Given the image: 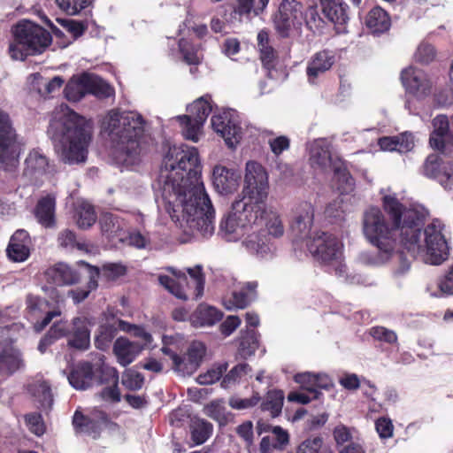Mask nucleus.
Here are the masks:
<instances>
[{
    "mask_svg": "<svg viewBox=\"0 0 453 453\" xmlns=\"http://www.w3.org/2000/svg\"><path fill=\"white\" fill-rule=\"evenodd\" d=\"M234 13L242 16H255L261 13L267 6L269 0H236Z\"/></svg>",
    "mask_w": 453,
    "mask_h": 453,
    "instance_id": "c03bdc74",
    "label": "nucleus"
},
{
    "mask_svg": "<svg viewBox=\"0 0 453 453\" xmlns=\"http://www.w3.org/2000/svg\"><path fill=\"white\" fill-rule=\"evenodd\" d=\"M12 32L15 43L10 44L9 51L13 59L41 53L52 41L46 29L30 21L18 23Z\"/></svg>",
    "mask_w": 453,
    "mask_h": 453,
    "instance_id": "423d86ee",
    "label": "nucleus"
},
{
    "mask_svg": "<svg viewBox=\"0 0 453 453\" xmlns=\"http://www.w3.org/2000/svg\"><path fill=\"white\" fill-rule=\"evenodd\" d=\"M77 265L81 267H84L87 269L89 280L88 282L87 289H71L68 291V296H71L74 302V303H80L84 301L91 292V290L96 289L98 286L97 280L100 276L99 268L96 266L90 265L87 262L81 260L77 262Z\"/></svg>",
    "mask_w": 453,
    "mask_h": 453,
    "instance_id": "72a5a7b5",
    "label": "nucleus"
},
{
    "mask_svg": "<svg viewBox=\"0 0 453 453\" xmlns=\"http://www.w3.org/2000/svg\"><path fill=\"white\" fill-rule=\"evenodd\" d=\"M434 130L431 134L429 142L431 147L435 150L445 151L446 142L449 141V120L445 115H439L433 120Z\"/></svg>",
    "mask_w": 453,
    "mask_h": 453,
    "instance_id": "7c9ffc66",
    "label": "nucleus"
},
{
    "mask_svg": "<svg viewBox=\"0 0 453 453\" xmlns=\"http://www.w3.org/2000/svg\"><path fill=\"white\" fill-rule=\"evenodd\" d=\"M162 204L182 232L181 242L211 237L215 231V210L201 181L196 148L187 144L170 146L164 155L155 185Z\"/></svg>",
    "mask_w": 453,
    "mask_h": 453,
    "instance_id": "f03ea898",
    "label": "nucleus"
},
{
    "mask_svg": "<svg viewBox=\"0 0 453 453\" xmlns=\"http://www.w3.org/2000/svg\"><path fill=\"white\" fill-rule=\"evenodd\" d=\"M315 373L304 372L297 373L294 376V380L301 386V388L313 395V397H319V392L314 388Z\"/></svg>",
    "mask_w": 453,
    "mask_h": 453,
    "instance_id": "bf43d9fd",
    "label": "nucleus"
},
{
    "mask_svg": "<svg viewBox=\"0 0 453 453\" xmlns=\"http://www.w3.org/2000/svg\"><path fill=\"white\" fill-rule=\"evenodd\" d=\"M258 348V339L254 330L241 332L239 339L238 354L242 358H248L255 354Z\"/></svg>",
    "mask_w": 453,
    "mask_h": 453,
    "instance_id": "79ce46f5",
    "label": "nucleus"
},
{
    "mask_svg": "<svg viewBox=\"0 0 453 453\" xmlns=\"http://www.w3.org/2000/svg\"><path fill=\"white\" fill-rule=\"evenodd\" d=\"M45 277L49 283L58 286L74 285L80 282L81 273L65 263H58L46 270Z\"/></svg>",
    "mask_w": 453,
    "mask_h": 453,
    "instance_id": "5701e85b",
    "label": "nucleus"
},
{
    "mask_svg": "<svg viewBox=\"0 0 453 453\" xmlns=\"http://www.w3.org/2000/svg\"><path fill=\"white\" fill-rule=\"evenodd\" d=\"M26 171L29 174H42L46 172L49 161L48 158L39 152V150H33L26 158Z\"/></svg>",
    "mask_w": 453,
    "mask_h": 453,
    "instance_id": "de8ad7c7",
    "label": "nucleus"
},
{
    "mask_svg": "<svg viewBox=\"0 0 453 453\" xmlns=\"http://www.w3.org/2000/svg\"><path fill=\"white\" fill-rule=\"evenodd\" d=\"M34 215L38 223L46 228L56 226V198L52 195L41 197L35 209Z\"/></svg>",
    "mask_w": 453,
    "mask_h": 453,
    "instance_id": "a878e982",
    "label": "nucleus"
},
{
    "mask_svg": "<svg viewBox=\"0 0 453 453\" xmlns=\"http://www.w3.org/2000/svg\"><path fill=\"white\" fill-rule=\"evenodd\" d=\"M162 352L169 355L173 363L174 370L181 375H190L196 371L200 365L206 351L205 345L201 342H193L187 351V354L180 357L173 353L169 348L163 347Z\"/></svg>",
    "mask_w": 453,
    "mask_h": 453,
    "instance_id": "2eb2a0df",
    "label": "nucleus"
},
{
    "mask_svg": "<svg viewBox=\"0 0 453 453\" xmlns=\"http://www.w3.org/2000/svg\"><path fill=\"white\" fill-rule=\"evenodd\" d=\"M212 129L219 134L229 148H234L242 136L239 113L233 109L214 112L211 119Z\"/></svg>",
    "mask_w": 453,
    "mask_h": 453,
    "instance_id": "ddd939ff",
    "label": "nucleus"
},
{
    "mask_svg": "<svg viewBox=\"0 0 453 453\" xmlns=\"http://www.w3.org/2000/svg\"><path fill=\"white\" fill-rule=\"evenodd\" d=\"M77 226L81 229H88L96 221V213L94 207L87 203H81L75 211Z\"/></svg>",
    "mask_w": 453,
    "mask_h": 453,
    "instance_id": "a18cd8bd",
    "label": "nucleus"
},
{
    "mask_svg": "<svg viewBox=\"0 0 453 453\" xmlns=\"http://www.w3.org/2000/svg\"><path fill=\"white\" fill-rule=\"evenodd\" d=\"M437 288L439 293L433 292L430 287H427L426 290L429 292L431 296L438 297L441 296H453V263L449 267L446 274L438 281Z\"/></svg>",
    "mask_w": 453,
    "mask_h": 453,
    "instance_id": "603ef678",
    "label": "nucleus"
},
{
    "mask_svg": "<svg viewBox=\"0 0 453 453\" xmlns=\"http://www.w3.org/2000/svg\"><path fill=\"white\" fill-rule=\"evenodd\" d=\"M309 164L316 173H325L332 170L336 160H341L332 145L326 139H316L307 147Z\"/></svg>",
    "mask_w": 453,
    "mask_h": 453,
    "instance_id": "4468645a",
    "label": "nucleus"
},
{
    "mask_svg": "<svg viewBox=\"0 0 453 453\" xmlns=\"http://www.w3.org/2000/svg\"><path fill=\"white\" fill-rule=\"evenodd\" d=\"M265 220V234L278 238L283 235L284 226L279 213L273 210H267L265 207V212L264 213L263 219L260 221V225Z\"/></svg>",
    "mask_w": 453,
    "mask_h": 453,
    "instance_id": "a19ab883",
    "label": "nucleus"
},
{
    "mask_svg": "<svg viewBox=\"0 0 453 453\" xmlns=\"http://www.w3.org/2000/svg\"><path fill=\"white\" fill-rule=\"evenodd\" d=\"M214 104L210 95H204L187 107V115L176 117L181 133L186 140L197 142L203 134V125L210 113L213 111Z\"/></svg>",
    "mask_w": 453,
    "mask_h": 453,
    "instance_id": "9d476101",
    "label": "nucleus"
},
{
    "mask_svg": "<svg viewBox=\"0 0 453 453\" xmlns=\"http://www.w3.org/2000/svg\"><path fill=\"white\" fill-rule=\"evenodd\" d=\"M436 50L434 47L426 42H421L414 55L415 60L422 65H428L435 59Z\"/></svg>",
    "mask_w": 453,
    "mask_h": 453,
    "instance_id": "4d7b16f0",
    "label": "nucleus"
},
{
    "mask_svg": "<svg viewBox=\"0 0 453 453\" xmlns=\"http://www.w3.org/2000/svg\"><path fill=\"white\" fill-rule=\"evenodd\" d=\"M290 223L292 234L295 237L306 241L313 223L314 206L310 202L303 201L294 207Z\"/></svg>",
    "mask_w": 453,
    "mask_h": 453,
    "instance_id": "a211bd4d",
    "label": "nucleus"
},
{
    "mask_svg": "<svg viewBox=\"0 0 453 453\" xmlns=\"http://www.w3.org/2000/svg\"><path fill=\"white\" fill-rule=\"evenodd\" d=\"M269 194V175L257 161L250 160L245 165L243 188L241 200L265 210Z\"/></svg>",
    "mask_w": 453,
    "mask_h": 453,
    "instance_id": "1a4fd4ad",
    "label": "nucleus"
},
{
    "mask_svg": "<svg viewBox=\"0 0 453 453\" xmlns=\"http://www.w3.org/2000/svg\"><path fill=\"white\" fill-rule=\"evenodd\" d=\"M365 24L373 34L384 33L391 25L388 13L380 7H374L369 12Z\"/></svg>",
    "mask_w": 453,
    "mask_h": 453,
    "instance_id": "c9c22d12",
    "label": "nucleus"
},
{
    "mask_svg": "<svg viewBox=\"0 0 453 453\" xmlns=\"http://www.w3.org/2000/svg\"><path fill=\"white\" fill-rule=\"evenodd\" d=\"M250 367L247 364H240L235 365L230 370V372L223 378L221 386L225 388H230L232 385L236 383L241 378L245 375Z\"/></svg>",
    "mask_w": 453,
    "mask_h": 453,
    "instance_id": "69168bd1",
    "label": "nucleus"
},
{
    "mask_svg": "<svg viewBox=\"0 0 453 453\" xmlns=\"http://www.w3.org/2000/svg\"><path fill=\"white\" fill-rule=\"evenodd\" d=\"M87 73L73 76L65 85L64 92L69 101L78 102L88 94V88L83 85Z\"/></svg>",
    "mask_w": 453,
    "mask_h": 453,
    "instance_id": "58836bf2",
    "label": "nucleus"
},
{
    "mask_svg": "<svg viewBox=\"0 0 453 453\" xmlns=\"http://www.w3.org/2000/svg\"><path fill=\"white\" fill-rule=\"evenodd\" d=\"M382 203L392 227L377 207L367 209L363 215L364 235L378 249V255L372 262L373 265L387 262L393 256L397 241L412 257L426 264L438 265L449 257L444 225L434 219L424 227L428 211L423 205L411 203L405 206L395 193L384 195Z\"/></svg>",
    "mask_w": 453,
    "mask_h": 453,
    "instance_id": "f257e3e1",
    "label": "nucleus"
},
{
    "mask_svg": "<svg viewBox=\"0 0 453 453\" xmlns=\"http://www.w3.org/2000/svg\"><path fill=\"white\" fill-rule=\"evenodd\" d=\"M35 395L38 398L41 405L44 409H50L53 404V395L50 386L48 382L42 381L37 387Z\"/></svg>",
    "mask_w": 453,
    "mask_h": 453,
    "instance_id": "338daca9",
    "label": "nucleus"
},
{
    "mask_svg": "<svg viewBox=\"0 0 453 453\" xmlns=\"http://www.w3.org/2000/svg\"><path fill=\"white\" fill-rule=\"evenodd\" d=\"M370 335L376 341L388 343H397V334L395 331L384 326H373L369 331Z\"/></svg>",
    "mask_w": 453,
    "mask_h": 453,
    "instance_id": "13d9d810",
    "label": "nucleus"
},
{
    "mask_svg": "<svg viewBox=\"0 0 453 453\" xmlns=\"http://www.w3.org/2000/svg\"><path fill=\"white\" fill-rule=\"evenodd\" d=\"M191 437L195 444L200 445L204 443L212 433V425L201 418H196L192 421L191 426Z\"/></svg>",
    "mask_w": 453,
    "mask_h": 453,
    "instance_id": "49530a36",
    "label": "nucleus"
},
{
    "mask_svg": "<svg viewBox=\"0 0 453 453\" xmlns=\"http://www.w3.org/2000/svg\"><path fill=\"white\" fill-rule=\"evenodd\" d=\"M100 274L107 280H116L119 277L126 275L127 266L121 263H106L103 265Z\"/></svg>",
    "mask_w": 453,
    "mask_h": 453,
    "instance_id": "6e6d98bb",
    "label": "nucleus"
},
{
    "mask_svg": "<svg viewBox=\"0 0 453 453\" xmlns=\"http://www.w3.org/2000/svg\"><path fill=\"white\" fill-rule=\"evenodd\" d=\"M168 271L172 276L160 275L159 283L173 296L180 300L188 298V291L193 289V296L196 299L201 298L203 295L205 279L201 265L188 268L187 272L190 280H188L186 273L170 267Z\"/></svg>",
    "mask_w": 453,
    "mask_h": 453,
    "instance_id": "6e6552de",
    "label": "nucleus"
},
{
    "mask_svg": "<svg viewBox=\"0 0 453 453\" xmlns=\"http://www.w3.org/2000/svg\"><path fill=\"white\" fill-rule=\"evenodd\" d=\"M265 212V210L245 200L236 199L221 218L219 234L226 242H238L254 227L260 226Z\"/></svg>",
    "mask_w": 453,
    "mask_h": 453,
    "instance_id": "39448f33",
    "label": "nucleus"
},
{
    "mask_svg": "<svg viewBox=\"0 0 453 453\" xmlns=\"http://www.w3.org/2000/svg\"><path fill=\"white\" fill-rule=\"evenodd\" d=\"M378 144L384 151H397L406 153L414 148V136L411 133L404 132L395 136H384L379 139Z\"/></svg>",
    "mask_w": 453,
    "mask_h": 453,
    "instance_id": "cd10ccee",
    "label": "nucleus"
},
{
    "mask_svg": "<svg viewBox=\"0 0 453 453\" xmlns=\"http://www.w3.org/2000/svg\"><path fill=\"white\" fill-rule=\"evenodd\" d=\"M67 345L78 350H87L90 347V330L86 321L80 318H73L72 327L67 337Z\"/></svg>",
    "mask_w": 453,
    "mask_h": 453,
    "instance_id": "393cba45",
    "label": "nucleus"
},
{
    "mask_svg": "<svg viewBox=\"0 0 453 453\" xmlns=\"http://www.w3.org/2000/svg\"><path fill=\"white\" fill-rule=\"evenodd\" d=\"M94 376L93 365L89 362L79 364L69 375V383L76 389H86L90 387Z\"/></svg>",
    "mask_w": 453,
    "mask_h": 453,
    "instance_id": "f704fd0d",
    "label": "nucleus"
},
{
    "mask_svg": "<svg viewBox=\"0 0 453 453\" xmlns=\"http://www.w3.org/2000/svg\"><path fill=\"white\" fill-rule=\"evenodd\" d=\"M257 46L260 52V58L265 68L271 69L274 66L276 58L274 50L269 45V35L265 30L257 34Z\"/></svg>",
    "mask_w": 453,
    "mask_h": 453,
    "instance_id": "37998d69",
    "label": "nucleus"
},
{
    "mask_svg": "<svg viewBox=\"0 0 453 453\" xmlns=\"http://www.w3.org/2000/svg\"><path fill=\"white\" fill-rule=\"evenodd\" d=\"M61 114L50 125L53 139L63 144V158L65 163L77 164L87 158L91 141V127L86 119L66 104L60 105Z\"/></svg>",
    "mask_w": 453,
    "mask_h": 453,
    "instance_id": "20e7f679",
    "label": "nucleus"
},
{
    "mask_svg": "<svg viewBox=\"0 0 453 453\" xmlns=\"http://www.w3.org/2000/svg\"><path fill=\"white\" fill-rule=\"evenodd\" d=\"M19 155L16 130L9 114L0 110V170L16 168Z\"/></svg>",
    "mask_w": 453,
    "mask_h": 453,
    "instance_id": "f8f14e48",
    "label": "nucleus"
},
{
    "mask_svg": "<svg viewBox=\"0 0 453 453\" xmlns=\"http://www.w3.org/2000/svg\"><path fill=\"white\" fill-rule=\"evenodd\" d=\"M322 12L337 27L338 33H344L347 20L349 19L346 9L347 5L342 0H321Z\"/></svg>",
    "mask_w": 453,
    "mask_h": 453,
    "instance_id": "bb28decb",
    "label": "nucleus"
},
{
    "mask_svg": "<svg viewBox=\"0 0 453 453\" xmlns=\"http://www.w3.org/2000/svg\"><path fill=\"white\" fill-rule=\"evenodd\" d=\"M83 85L88 88V94L94 95L100 98H107L111 96L112 88L101 77L94 73H87Z\"/></svg>",
    "mask_w": 453,
    "mask_h": 453,
    "instance_id": "e433bc0d",
    "label": "nucleus"
},
{
    "mask_svg": "<svg viewBox=\"0 0 453 453\" xmlns=\"http://www.w3.org/2000/svg\"><path fill=\"white\" fill-rule=\"evenodd\" d=\"M101 383L108 384L107 387L103 388L101 396L104 400H111L113 403L120 401L121 395L118 388L119 373L114 368H104L101 371L100 375Z\"/></svg>",
    "mask_w": 453,
    "mask_h": 453,
    "instance_id": "473e14b6",
    "label": "nucleus"
},
{
    "mask_svg": "<svg viewBox=\"0 0 453 453\" xmlns=\"http://www.w3.org/2000/svg\"><path fill=\"white\" fill-rule=\"evenodd\" d=\"M305 21L307 27L314 33H319L324 27L325 24L323 19L319 16L318 11L313 7H310L306 11Z\"/></svg>",
    "mask_w": 453,
    "mask_h": 453,
    "instance_id": "774afa93",
    "label": "nucleus"
},
{
    "mask_svg": "<svg viewBox=\"0 0 453 453\" xmlns=\"http://www.w3.org/2000/svg\"><path fill=\"white\" fill-rule=\"evenodd\" d=\"M118 334L117 326L113 322L107 321L97 328V334L95 336V346L100 350L108 349Z\"/></svg>",
    "mask_w": 453,
    "mask_h": 453,
    "instance_id": "4c0bfd02",
    "label": "nucleus"
},
{
    "mask_svg": "<svg viewBox=\"0 0 453 453\" xmlns=\"http://www.w3.org/2000/svg\"><path fill=\"white\" fill-rule=\"evenodd\" d=\"M104 124L114 143L112 156L116 163L127 169L135 170L142 162V115L112 110Z\"/></svg>",
    "mask_w": 453,
    "mask_h": 453,
    "instance_id": "7ed1b4c3",
    "label": "nucleus"
},
{
    "mask_svg": "<svg viewBox=\"0 0 453 453\" xmlns=\"http://www.w3.org/2000/svg\"><path fill=\"white\" fill-rule=\"evenodd\" d=\"M141 350L142 346L124 337L117 338L113 344V353L123 366L131 364Z\"/></svg>",
    "mask_w": 453,
    "mask_h": 453,
    "instance_id": "c756f323",
    "label": "nucleus"
},
{
    "mask_svg": "<svg viewBox=\"0 0 453 453\" xmlns=\"http://www.w3.org/2000/svg\"><path fill=\"white\" fill-rule=\"evenodd\" d=\"M241 174L234 169L217 165L212 173V183L218 193L229 195L235 192L240 184Z\"/></svg>",
    "mask_w": 453,
    "mask_h": 453,
    "instance_id": "412c9836",
    "label": "nucleus"
},
{
    "mask_svg": "<svg viewBox=\"0 0 453 453\" xmlns=\"http://www.w3.org/2000/svg\"><path fill=\"white\" fill-rule=\"evenodd\" d=\"M284 394L281 390L269 391L262 403L261 408L269 411L272 417H277L282 410Z\"/></svg>",
    "mask_w": 453,
    "mask_h": 453,
    "instance_id": "09e8293b",
    "label": "nucleus"
},
{
    "mask_svg": "<svg viewBox=\"0 0 453 453\" xmlns=\"http://www.w3.org/2000/svg\"><path fill=\"white\" fill-rule=\"evenodd\" d=\"M423 173L434 180L445 190L453 189V162L439 160L435 156H429L423 166Z\"/></svg>",
    "mask_w": 453,
    "mask_h": 453,
    "instance_id": "dca6fc26",
    "label": "nucleus"
},
{
    "mask_svg": "<svg viewBox=\"0 0 453 453\" xmlns=\"http://www.w3.org/2000/svg\"><path fill=\"white\" fill-rule=\"evenodd\" d=\"M252 296H250L244 287L234 289L229 299L224 298L223 304L226 310L244 309L249 305Z\"/></svg>",
    "mask_w": 453,
    "mask_h": 453,
    "instance_id": "8fccbe9b",
    "label": "nucleus"
},
{
    "mask_svg": "<svg viewBox=\"0 0 453 453\" xmlns=\"http://www.w3.org/2000/svg\"><path fill=\"white\" fill-rule=\"evenodd\" d=\"M335 62V54L329 50H320L307 62L306 75L310 84H316L318 79L329 71Z\"/></svg>",
    "mask_w": 453,
    "mask_h": 453,
    "instance_id": "aec40b11",
    "label": "nucleus"
},
{
    "mask_svg": "<svg viewBox=\"0 0 453 453\" xmlns=\"http://www.w3.org/2000/svg\"><path fill=\"white\" fill-rule=\"evenodd\" d=\"M223 313L217 308L201 303L189 317L195 327L211 326L221 320Z\"/></svg>",
    "mask_w": 453,
    "mask_h": 453,
    "instance_id": "c85d7f7f",
    "label": "nucleus"
},
{
    "mask_svg": "<svg viewBox=\"0 0 453 453\" xmlns=\"http://www.w3.org/2000/svg\"><path fill=\"white\" fill-rule=\"evenodd\" d=\"M99 224L102 234L114 245H117L119 240L126 238L124 233L126 224L120 217L106 212L101 215Z\"/></svg>",
    "mask_w": 453,
    "mask_h": 453,
    "instance_id": "b1692460",
    "label": "nucleus"
},
{
    "mask_svg": "<svg viewBox=\"0 0 453 453\" xmlns=\"http://www.w3.org/2000/svg\"><path fill=\"white\" fill-rule=\"evenodd\" d=\"M26 306L27 311L34 316L46 312L45 317L42 320H38L34 324V328L36 332H42L54 318L61 315V311L58 307L47 311L50 306V302L33 294L27 296Z\"/></svg>",
    "mask_w": 453,
    "mask_h": 453,
    "instance_id": "6ab92c4d",
    "label": "nucleus"
},
{
    "mask_svg": "<svg viewBox=\"0 0 453 453\" xmlns=\"http://www.w3.org/2000/svg\"><path fill=\"white\" fill-rule=\"evenodd\" d=\"M25 422L28 427V430L37 435L42 436L45 431L46 427L42 419V417L38 412H32L26 414L25 417Z\"/></svg>",
    "mask_w": 453,
    "mask_h": 453,
    "instance_id": "052dcab7",
    "label": "nucleus"
},
{
    "mask_svg": "<svg viewBox=\"0 0 453 453\" xmlns=\"http://www.w3.org/2000/svg\"><path fill=\"white\" fill-rule=\"evenodd\" d=\"M204 413L220 425L226 421V408L223 400H215L204 407Z\"/></svg>",
    "mask_w": 453,
    "mask_h": 453,
    "instance_id": "5fc2aeb1",
    "label": "nucleus"
},
{
    "mask_svg": "<svg viewBox=\"0 0 453 453\" xmlns=\"http://www.w3.org/2000/svg\"><path fill=\"white\" fill-rule=\"evenodd\" d=\"M306 247L314 257L328 264L338 278L354 283L353 278H348L347 267L341 260L342 244L334 235L316 232L306 240Z\"/></svg>",
    "mask_w": 453,
    "mask_h": 453,
    "instance_id": "0eeeda50",
    "label": "nucleus"
},
{
    "mask_svg": "<svg viewBox=\"0 0 453 453\" xmlns=\"http://www.w3.org/2000/svg\"><path fill=\"white\" fill-rule=\"evenodd\" d=\"M254 227L242 239V245L248 253L257 258H269L273 255L274 247L265 231Z\"/></svg>",
    "mask_w": 453,
    "mask_h": 453,
    "instance_id": "f3484780",
    "label": "nucleus"
},
{
    "mask_svg": "<svg viewBox=\"0 0 453 453\" xmlns=\"http://www.w3.org/2000/svg\"><path fill=\"white\" fill-rule=\"evenodd\" d=\"M31 238L24 229H19L12 235L6 249L10 260L13 262H24L30 256Z\"/></svg>",
    "mask_w": 453,
    "mask_h": 453,
    "instance_id": "4be33fe9",
    "label": "nucleus"
},
{
    "mask_svg": "<svg viewBox=\"0 0 453 453\" xmlns=\"http://www.w3.org/2000/svg\"><path fill=\"white\" fill-rule=\"evenodd\" d=\"M302 4L296 0H283L279 7V14L299 23L303 18Z\"/></svg>",
    "mask_w": 453,
    "mask_h": 453,
    "instance_id": "3c124183",
    "label": "nucleus"
},
{
    "mask_svg": "<svg viewBox=\"0 0 453 453\" xmlns=\"http://www.w3.org/2000/svg\"><path fill=\"white\" fill-rule=\"evenodd\" d=\"M58 7L69 15H75L87 8L91 2L89 0H56Z\"/></svg>",
    "mask_w": 453,
    "mask_h": 453,
    "instance_id": "680f3d73",
    "label": "nucleus"
},
{
    "mask_svg": "<svg viewBox=\"0 0 453 453\" xmlns=\"http://www.w3.org/2000/svg\"><path fill=\"white\" fill-rule=\"evenodd\" d=\"M402 84L408 96L413 98H407L405 109L411 114L418 115L419 109L416 102H421L432 94L434 83L431 77L425 71L409 66L401 73Z\"/></svg>",
    "mask_w": 453,
    "mask_h": 453,
    "instance_id": "9b49d317",
    "label": "nucleus"
},
{
    "mask_svg": "<svg viewBox=\"0 0 453 453\" xmlns=\"http://www.w3.org/2000/svg\"><path fill=\"white\" fill-rule=\"evenodd\" d=\"M58 242L60 247L70 250L78 249L81 250L85 247V244L77 242L76 234L69 229L62 230L58 234Z\"/></svg>",
    "mask_w": 453,
    "mask_h": 453,
    "instance_id": "0e129e2a",
    "label": "nucleus"
},
{
    "mask_svg": "<svg viewBox=\"0 0 453 453\" xmlns=\"http://www.w3.org/2000/svg\"><path fill=\"white\" fill-rule=\"evenodd\" d=\"M332 170L340 192L343 194L351 191L354 186V180L348 172L345 162L342 159L336 160Z\"/></svg>",
    "mask_w": 453,
    "mask_h": 453,
    "instance_id": "ea45409f",
    "label": "nucleus"
},
{
    "mask_svg": "<svg viewBox=\"0 0 453 453\" xmlns=\"http://www.w3.org/2000/svg\"><path fill=\"white\" fill-rule=\"evenodd\" d=\"M180 51L183 56L184 61L188 65H198L201 60L199 49L194 46L188 40L181 39L179 42Z\"/></svg>",
    "mask_w": 453,
    "mask_h": 453,
    "instance_id": "864d4df0",
    "label": "nucleus"
},
{
    "mask_svg": "<svg viewBox=\"0 0 453 453\" xmlns=\"http://www.w3.org/2000/svg\"><path fill=\"white\" fill-rule=\"evenodd\" d=\"M24 365L21 353L13 349H4L0 352V377L14 374Z\"/></svg>",
    "mask_w": 453,
    "mask_h": 453,
    "instance_id": "2f4dec72",
    "label": "nucleus"
},
{
    "mask_svg": "<svg viewBox=\"0 0 453 453\" xmlns=\"http://www.w3.org/2000/svg\"><path fill=\"white\" fill-rule=\"evenodd\" d=\"M323 444L320 436L309 437L299 444L296 453H324Z\"/></svg>",
    "mask_w": 453,
    "mask_h": 453,
    "instance_id": "e2e57ef3",
    "label": "nucleus"
}]
</instances>
